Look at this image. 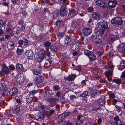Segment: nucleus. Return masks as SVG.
<instances>
[{
	"instance_id": "obj_42",
	"label": "nucleus",
	"mask_w": 125,
	"mask_h": 125,
	"mask_svg": "<svg viewBox=\"0 0 125 125\" xmlns=\"http://www.w3.org/2000/svg\"><path fill=\"white\" fill-rule=\"evenodd\" d=\"M24 23V21L21 20L18 22V24L19 25H20L21 26L22 25H23Z\"/></svg>"
},
{
	"instance_id": "obj_50",
	"label": "nucleus",
	"mask_w": 125,
	"mask_h": 125,
	"mask_svg": "<svg viewBox=\"0 0 125 125\" xmlns=\"http://www.w3.org/2000/svg\"><path fill=\"white\" fill-rule=\"evenodd\" d=\"M105 101H104L103 100L101 102H100L99 103V104L100 105H104L105 103Z\"/></svg>"
},
{
	"instance_id": "obj_59",
	"label": "nucleus",
	"mask_w": 125,
	"mask_h": 125,
	"mask_svg": "<svg viewBox=\"0 0 125 125\" xmlns=\"http://www.w3.org/2000/svg\"><path fill=\"white\" fill-rule=\"evenodd\" d=\"M123 50H121L122 52H125V44L124 45L123 47Z\"/></svg>"
},
{
	"instance_id": "obj_61",
	"label": "nucleus",
	"mask_w": 125,
	"mask_h": 125,
	"mask_svg": "<svg viewBox=\"0 0 125 125\" xmlns=\"http://www.w3.org/2000/svg\"><path fill=\"white\" fill-rule=\"evenodd\" d=\"M16 102L18 103H20L21 102V100L19 99H17L16 100Z\"/></svg>"
},
{
	"instance_id": "obj_52",
	"label": "nucleus",
	"mask_w": 125,
	"mask_h": 125,
	"mask_svg": "<svg viewBox=\"0 0 125 125\" xmlns=\"http://www.w3.org/2000/svg\"><path fill=\"white\" fill-rule=\"evenodd\" d=\"M96 53L100 56H101L103 54V52H101L100 51L97 52Z\"/></svg>"
},
{
	"instance_id": "obj_51",
	"label": "nucleus",
	"mask_w": 125,
	"mask_h": 125,
	"mask_svg": "<svg viewBox=\"0 0 125 125\" xmlns=\"http://www.w3.org/2000/svg\"><path fill=\"white\" fill-rule=\"evenodd\" d=\"M121 77V78H125V72L122 73Z\"/></svg>"
},
{
	"instance_id": "obj_43",
	"label": "nucleus",
	"mask_w": 125,
	"mask_h": 125,
	"mask_svg": "<svg viewBox=\"0 0 125 125\" xmlns=\"http://www.w3.org/2000/svg\"><path fill=\"white\" fill-rule=\"evenodd\" d=\"M100 109V108L99 107L96 108L94 107L92 109V111H96L99 110Z\"/></svg>"
},
{
	"instance_id": "obj_2",
	"label": "nucleus",
	"mask_w": 125,
	"mask_h": 125,
	"mask_svg": "<svg viewBox=\"0 0 125 125\" xmlns=\"http://www.w3.org/2000/svg\"><path fill=\"white\" fill-rule=\"evenodd\" d=\"M45 55V51L41 50L35 57V59L38 62H41L43 59Z\"/></svg>"
},
{
	"instance_id": "obj_31",
	"label": "nucleus",
	"mask_w": 125,
	"mask_h": 125,
	"mask_svg": "<svg viewBox=\"0 0 125 125\" xmlns=\"http://www.w3.org/2000/svg\"><path fill=\"white\" fill-rule=\"evenodd\" d=\"M125 68V62L124 61H122L119 65V70H121Z\"/></svg>"
},
{
	"instance_id": "obj_5",
	"label": "nucleus",
	"mask_w": 125,
	"mask_h": 125,
	"mask_svg": "<svg viewBox=\"0 0 125 125\" xmlns=\"http://www.w3.org/2000/svg\"><path fill=\"white\" fill-rule=\"evenodd\" d=\"M66 7L64 5H63L61 6L60 10V15L62 16H66L67 12L65 10Z\"/></svg>"
},
{
	"instance_id": "obj_47",
	"label": "nucleus",
	"mask_w": 125,
	"mask_h": 125,
	"mask_svg": "<svg viewBox=\"0 0 125 125\" xmlns=\"http://www.w3.org/2000/svg\"><path fill=\"white\" fill-rule=\"evenodd\" d=\"M102 121V119L101 118H99L97 120V122L98 124H100L101 123Z\"/></svg>"
},
{
	"instance_id": "obj_7",
	"label": "nucleus",
	"mask_w": 125,
	"mask_h": 125,
	"mask_svg": "<svg viewBox=\"0 0 125 125\" xmlns=\"http://www.w3.org/2000/svg\"><path fill=\"white\" fill-rule=\"evenodd\" d=\"M91 29L88 28H84L83 30V33L85 35L87 36L90 35L92 32Z\"/></svg>"
},
{
	"instance_id": "obj_38",
	"label": "nucleus",
	"mask_w": 125,
	"mask_h": 125,
	"mask_svg": "<svg viewBox=\"0 0 125 125\" xmlns=\"http://www.w3.org/2000/svg\"><path fill=\"white\" fill-rule=\"evenodd\" d=\"M22 67L23 66L21 64L18 63L16 65V67L18 69H21L22 68Z\"/></svg>"
},
{
	"instance_id": "obj_23",
	"label": "nucleus",
	"mask_w": 125,
	"mask_h": 125,
	"mask_svg": "<svg viewBox=\"0 0 125 125\" xmlns=\"http://www.w3.org/2000/svg\"><path fill=\"white\" fill-rule=\"evenodd\" d=\"M59 100L58 97L57 99L55 98L51 97L49 98L47 101L50 103H53L58 101Z\"/></svg>"
},
{
	"instance_id": "obj_53",
	"label": "nucleus",
	"mask_w": 125,
	"mask_h": 125,
	"mask_svg": "<svg viewBox=\"0 0 125 125\" xmlns=\"http://www.w3.org/2000/svg\"><path fill=\"white\" fill-rule=\"evenodd\" d=\"M23 16L25 17L27 14V13L26 11H23L22 12Z\"/></svg>"
},
{
	"instance_id": "obj_49",
	"label": "nucleus",
	"mask_w": 125,
	"mask_h": 125,
	"mask_svg": "<svg viewBox=\"0 0 125 125\" xmlns=\"http://www.w3.org/2000/svg\"><path fill=\"white\" fill-rule=\"evenodd\" d=\"M9 68L11 70H13L15 69V68L13 65H11L9 66Z\"/></svg>"
},
{
	"instance_id": "obj_37",
	"label": "nucleus",
	"mask_w": 125,
	"mask_h": 125,
	"mask_svg": "<svg viewBox=\"0 0 125 125\" xmlns=\"http://www.w3.org/2000/svg\"><path fill=\"white\" fill-rule=\"evenodd\" d=\"M114 119L115 121V122H117L120 121L121 122V121L120 120L118 116H116L114 118Z\"/></svg>"
},
{
	"instance_id": "obj_11",
	"label": "nucleus",
	"mask_w": 125,
	"mask_h": 125,
	"mask_svg": "<svg viewBox=\"0 0 125 125\" xmlns=\"http://www.w3.org/2000/svg\"><path fill=\"white\" fill-rule=\"evenodd\" d=\"M34 97V95L30 93L27 96L26 99L27 102L28 103L32 102L33 101Z\"/></svg>"
},
{
	"instance_id": "obj_13",
	"label": "nucleus",
	"mask_w": 125,
	"mask_h": 125,
	"mask_svg": "<svg viewBox=\"0 0 125 125\" xmlns=\"http://www.w3.org/2000/svg\"><path fill=\"white\" fill-rule=\"evenodd\" d=\"M1 72L4 73L6 74H8L9 73V69L5 65L3 64L2 66Z\"/></svg>"
},
{
	"instance_id": "obj_15",
	"label": "nucleus",
	"mask_w": 125,
	"mask_h": 125,
	"mask_svg": "<svg viewBox=\"0 0 125 125\" xmlns=\"http://www.w3.org/2000/svg\"><path fill=\"white\" fill-rule=\"evenodd\" d=\"M25 25H23L20 26H19L16 31V33L17 34H20L25 29Z\"/></svg>"
},
{
	"instance_id": "obj_8",
	"label": "nucleus",
	"mask_w": 125,
	"mask_h": 125,
	"mask_svg": "<svg viewBox=\"0 0 125 125\" xmlns=\"http://www.w3.org/2000/svg\"><path fill=\"white\" fill-rule=\"evenodd\" d=\"M112 72V71L110 70L105 72L106 77L109 81L111 80V76L113 75Z\"/></svg>"
},
{
	"instance_id": "obj_44",
	"label": "nucleus",
	"mask_w": 125,
	"mask_h": 125,
	"mask_svg": "<svg viewBox=\"0 0 125 125\" xmlns=\"http://www.w3.org/2000/svg\"><path fill=\"white\" fill-rule=\"evenodd\" d=\"M87 10L89 12H92L93 11L94 9L93 8L90 7L88 8Z\"/></svg>"
},
{
	"instance_id": "obj_19",
	"label": "nucleus",
	"mask_w": 125,
	"mask_h": 125,
	"mask_svg": "<svg viewBox=\"0 0 125 125\" xmlns=\"http://www.w3.org/2000/svg\"><path fill=\"white\" fill-rule=\"evenodd\" d=\"M43 80V77L42 76H39L36 78L35 80L36 83H39L42 82Z\"/></svg>"
},
{
	"instance_id": "obj_62",
	"label": "nucleus",
	"mask_w": 125,
	"mask_h": 125,
	"mask_svg": "<svg viewBox=\"0 0 125 125\" xmlns=\"http://www.w3.org/2000/svg\"><path fill=\"white\" fill-rule=\"evenodd\" d=\"M54 112V110H51L50 112V114L52 115V114Z\"/></svg>"
},
{
	"instance_id": "obj_25",
	"label": "nucleus",
	"mask_w": 125,
	"mask_h": 125,
	"mask_svg": "<svg viewBox=\"0 0 125 125\" xmlns=\"http://www.w3.org/2000/svg\"><path fill=\"white\" fill-rule=\"evenodd\" d=\"M7 88L6 85L3 83L0 84V91H6L7 90Z\"/></svg>"
},
{
	"instance_id": "obj_33",
	"label": "nucleus",
	"mask_w": 125,
	"mask_h": 125,
	"mask_svg": "<svg viewBox=\"0 0 125 125\" xmlns=\"http://www.w3.org/2000/svg\"><path fill=\"white\" fill-rule=\"evenodd\" d=\"M63 23V22L62 20H58L56 22V24L57 26H60L62 25Z\"/></svg>"
},
{
	"instance_id": "obj_48",
	"label": "nucleus",
	"mask_w": 125,
	"mask_h": 125,
	"mask_svg": "<svg viewBox=\"0 0 125 125\" xmlns=\"http://www.w3.org/2000/svg\"><path fill=\"white\" fill-rule=\"evenodd\" d=\"M121 124H118L116 122H113L112 123V125H118V124L120 125Z\"/></svg>"
},
{
	"instance_id": "obj_24",
	"label": "nucleus",
	"mask_w": 125,
	"mask_h": 125,
	"mask_svg": "<svg viewBox=\"0 0 125 125\" xmlns=\"http://www.w3.org/2000/svg\"><path fill=\"white\" fill-rule=\"evenodd\" d=\"M92 17L94 19H97L99 18L100 17V14L96 12H94L92 14Z\"/></svg>"
},
{
	"instance_id": "obj_4",
	"label": "nucleus",
	"mask_w": 125,
	"mask_h": 125,
	"mask_svg": "<svg viewBox=\"0 0 125 125\" xmlns=\"http://www.w3.org/2000/svg\"><path fill=\"white\" fill-rule=\"evenodd\" d=\"M15 79L17 83L19 84L22 83L24 81L23 74L22 73L19 74L15 77Z\"/></svg>"
},
{
	"instance_id": "obj_57",
	"label": "nucleus",
	"mask_w": 125,
	"mask_h": 125,
	"mask_svg": "<svg viewBox=\"0 0 125 125\" xmlns=\"http://www.w3.org/2000/svg\"><path fill=\"white\" fill-rule=\"evenodd\" d=\"M115 107L117 109H118L119 111H120L121 110V108L120 107L118 106V105H115Z\"/></svg>"
},
{
	"instance_id": "obj_1",
	"label": "nucleus",
	"mask_w": 125,
	"mask_h": 125,
	"mask_svg": "<svg viewBox=\"0 0 125 125\" xmlns=\"http://www.w3.org/2000/svg\"><path fill=\"white\" fill-rule=\"evenodd\" d=\"M108 27V24L105 21H103L98 23L96 25V27L98 30V35L100 36L103 35L104 32Z\"/></svg>"
},
{
	"instance_id": "obj_12",
	"label": "nucleus",
	"mask_w": 125,
	"mask_h": 125,
	"mask_svg": "<svg viewBox=\"0 0 125 125\" xmlns=\"http://www.w3.org/2000/svg\"><path fill=\"white\" fill-rule=\"evenodd\" d=\"M77 12L76 10L73 9L69 10V15L71 17H73L77 15Z\"/></svg>"
},
{
	"instance_id": "obj_26",
	"label": "nucleus",
	"mask_w": 125,
	"mask_h": 125,
	"mask_svg": "<svg viewBox=\"0 0 125 125\" xmlns=\"http://www.w3.org/2000/svg\"><path fill=\"white\" fill-rule=\"evenodd\" d=\"M99 93V91L97 90H94L91 93V95L92 97H94V96H98V94Z\"/></svg>"
},
{
	"instance_id": "obj_32",
	"label": "nucleus",
	"mask_w": 125,
	"mask_h": 125,
	"mask_svg": "<svg viewBox=\"0 0 125 125\" xmlns=\"http://www.w3.org/2000/svg\"><path fill=\"white\" fill-rule=\"evenodd\" d=\"M51 50L53 52H55L57 51V49L56 45L54 44L53 45H52L51 47Z\"/></svg>"
},
{
	"instance_id": "obj_22",
	"label": "nucleus",
	"mask_w": 125,
	"mask_h": 125,
	"mask_svg": "<svg viewBox=\"0 0 125 125\" xmlns=\"http://www.w3.org/2000/svg\"><path fill=\"white\" fill-rule=\"evenodd\" d=\"M117 39L116 36L114 35L112 36L109 38L108 40V42L110 43H112L114 41L116 40Z\"/></svg>"
},
{
	"instance_id": "obj_63",
	"label": "nucleus",
	"mask_w": 125,
	"mask_h": 125,
	"mask_svg": "<svg viewBox=\"0 0 125 125\" xmlns=\"http://www.w3.org/2000/svg\"><path fill=\"white\" fill-rule=\"evenodd\" d=\"M55 107H56V108L57 109H60V106L58 104L56 105Z\"/></svg>"
},
{
	"instance_id": "obj_20",
	"label": "nucleus",
	"mask_w": 125,
	"mask_h": 125,
	"mask_svg": "<svg viewBox=\"0 0 125 125\" xmlns=\"http://www.w3.org/2000/svg\"><path fill=\"white\" fill-rule=\"evenodd\" d=\"M28 41L26 39H24L23 40H20L18 41V43L20 45H21L22 44L24 46H26L28 45Z\"/></svg>"
},
{
	"instance_id": "obj_21",
	"label": "nucleus",
	"mask_w": 125,
	"mask_h": 125,
	"mask_svg": "<svg viewBox=\"0 0 125 125\" xmlns=\"http://www.w3.org/2000/svg\"><path fill=\"white\" fill-rule=\"evenodd\" d=\"M93 40L94 42L95 43H100L102 42L101 39L99 37L97 36L94 37Z\"/></svg>"
},
{
	"instance_id": "obj_35",
	"label": "nucleus",
	"mask_w": 125,
	"mask_h": 125,
	"mask_svg": "<svg viewBox=\"0 0 125 125\" xmlns=\"http://www.w3.org/2000/svg\"><path fill=\"white\" fill-rule=\"evenodd\" d=\"M51 43L48 41H46L44 43V46L45 47H49L51 45Z\"/></svg>"
},
{
	"instance_id": "obj_30",
	"label": "nucleus",
	"mask_w": 125,
	"mask_h": 125,
	"mask_svg": "<svg viewBox=\"0 0 125 125\" xmlns=\"http://www.w3.org/2000/svg\"><path fill=\"white\" fill-rule=\"evenodd\" d=\"M72 39V38L70 37H66L65 41V44L67 45L69 44L71 41Z\"/></svg>"
},
{
	"instance_id": "obj_9",
	"label": "nucleus",
	"mask_w": 125,
	"mask_h": 125,
	"mask_svg": "<svg viewBox=\"0 0 125 125\" xmlns=\"http://www.w3.org/2000/svg\"><path fill=\"white\" fill-rule=\"evenodd\" d=\"M96 4L102 8H104L106 6V4L103 1L100 0H98L96 1Z\"/></svg>"
},
{
	"instance_id": "obj_28",
	"label": "nucleus",
	"mask_w": 125,
	"mask_h": 125,
	"mask_svg": "<svg viewBox=\"0 0 125 125\" xmlns=\"http://www.w3.org/2000/svg\"><path fill=\"white\" fill-rule=\"evenodd\" d=\"M89 57L90 60L91 61L94 60L96 59V56L92 53H90Z\"/></svg>"
},
{
	"instance_id": "obj_36",
	"label": "nucleus",
	"mask_w": 125,
	"mask_h": 125,
	"mask_svg": "<svg viewBox=\"0 0 125 125\" xmlns=\"http://www.w3.org/2000/svg\"><path fill=\"white\" fill-rule=\"evenodd\" d=\"M113 81L117 84H120L121 83V80L120 79H114L113 80Z\"/></svg>"
},
{
	"instance_id": "obj_27",
	"label": "nucleus",
	"mask_w": 125,
	"mask_h": 125,
	"mask_svg": "<svg viewBox=\"0 0 125 125\" xmlns=\"http://www.w3.org/2000/svg\"><path fill=\"white\" fill-rule=\"evenodd\" d=\"M70 114V113L69 112H66L62 114L61 115V116L62 119H63L65 117L68 116Z\"/></svg>"
},
{
	"instance_id": "obj_64",
	"label": "nucleus",
	"mask_w": 125,
	"mask_h": 125,
	"mask_svg": "<svg viewBox=\"0 0 125 125\" xmlns=\"http://www.w3.org/2000/svg\"><path fill=\"white\" fill-rule=\"evenodd\" d=\"M78 54V53L76 52H75L73 53V56H75L77 55Z\"/></svg>"
},
{
	"instance_id": "obj_41",
	"label": "nucleus",
	"mask_w": 125,
	"mask_h": 125,
	"mask_svg": "<svg viewBox=\"0 0 125 125\" xmlns=\"http://www.w3.org/2000/svg\"><path fill=\"white\" fill-rule=\"evenodd\" d=\"M117 49L119 51L122 52L121 50H123V47L122 46H121L120 45H119L118 46Z\"/></svg>"
},
{
	"instance_id": "obj_6",
	"label": "nucleus",
	"mask_w": 125,
	"mask_h": 125,
	"mask_svg": "<svg viewBox=\"0 0 125 125\" xmlns=\"http://www.w3.org/2000/svg\"><path fill=\"white\" fill-rule=\"evenodd\" d=\"M25 54L29 59H32L33 53L32 51L31 50L27 51L25 52Z\"/></svg>"
},
{
	"instance_id": "obj_14",
	"label": "nucleus",
	"mask_w": 125,
	"mask_h": 125,
	"mask_svg": "<svg viewBox=\"0 0 125 125\" xmlns=\"http://www.w3.org/2000/svg\"><path fill=\"white\" fill-rule=\"evenodd\" d=\"M46 115V114L45 112H43L39 115L38 117V116H36L35 119L38 121H41L44 118V116Z\"/></svg>"
},
{
	"instance_id": "obj_45",
	"label": "nucleus",
	"mask_w": 125,
	"mask_h": 125,
	"mask_svg": "<svg viewBox=\"0 0 125 125\" xmlns=\"http://www.w3.org/2000/svg\"><path fill=\"white\" fill-rule=\"evenodd\" d=\"M59 2L63 4L65 3L68 0H58Z\"/></svg>"
},
{
	"instance_id": "obj_3",
	"label": "nucleus",
	"mask_w": 125,
	"mask_h": 125,
	"mask_svg": "<svg viewBox=\"0 0 125 125\" xmlns=\"http://www.w3.org/2000/svg\"><path fill=\"white\" fill-rule=\"evenodd\" d=\"M111 22L113 24H116L119 25H121L123 23V21L121 18L118 17L113 19Z\"/></svg>"
},
{
	"instance_id": "obj_18",
	"label": "nucleus",
	"mask_w": 125,
	"mask_h": 125,
	"mask_svg": "<svg viewBox=\"0 0 125 125\" xmlns=\"http://www.w3.org/2000/svg\"><path fill=\"white\" fill-rule=\"evenodd\" d=\"M14 46V43L11 41L7 43V48L9 50H11L13 48Z\"/></svg>"
},
{
	"instance_id": "obj_34",
	"label": "nucleus",
	"mask_w": 125,
	"mask_h": 125,
	"mask_svg": "<svg viewBox=\"0 0 125 125\" xmlns=\"http://www.w3.org/2000/svg\"><path fill=\"white\" fill-rule=\"evenodd\" d=\"M33 71L34 74L36 75H38L40 73H42V71H40L39 72H38V71H37L34 69H33Z\"/></svg>"
},
{
	"instance_id": "obj_60",
	"label": "nucleus",
	"mask_w": 125,
	"mask_h": 125,
	"mask_svg": "<svg viewBox=\"0 0 125 125\" xmlns=\"http://www.w3.org/2000/svg\"><path fill=\"white\" fill-rule=\"evenodd\" d=\"M20 110V109L19 108H17L15 109V111L17 113H19V110Z\"/></svg>"
},
{
	"instance_id": "obj_56",
	"label": "nucleus",
	"mask_w": 125,
	"mask_h": 125,
	"mask_svg": "<svg viewBox=\"0 0 125 125\" xmlns=\"http://www.w3.org/2000/svg\"><path fill=\"white\" fill-rule=\"evenodd\" d=\"M70 97L71 99L72 100L73 99L75 98H76V97L74 95H72L71 96H70Z\"/></svg>"
},
{
	"instance_id": "obj_29",
	"label": "nucleus",
	"mask_w": 125,
	"mask_h": 125,
	"mask_svg": "<svg viewBox=\"0 0 125 125\" xmlns=\"http://www.w3.org/2000/svg\"><path fill=\"white\" fill-rule=\"evenodd\" d=\"M17 52L19 54H22L23 52V48L21 46L18 47L17 50Z\"/></svg>"
},
{
	"instance_id": "obj_46",
	"label": "nucleus",
	"mask_w": 125,
	"mask_h": 125,
	"mask_svg": "<svg viewBox=\"0 0 125 125\" xmlns=\"http://www.w3.org/2000/svg\"><path fill=\"white\" fill-rule=\"evenodd\" d=\"M54 89L55 90H59V88L58 85L55 86L54 87Z\"/></svg>"
},
{
	"instance_id": "obj_16",
	"label": "nucleus",
	"mask_w": 125,
	"mask_h": 125,
	"mask_svg": "<svg viewBox=\"0 0 125 125\" xmlns=\"http://www.w3.org/2000/svg\"><path fill=\"white\" fill-rule=\"evenodd\" d=\"M117 4V2L115 0L110 1L108 3L109 7L111 8L115 7Z\"/></svg>"
},
{
	"instance_id": "obj_40",
	"label": "nucleus",
	"mask_w": 125,
	"mask_h": 125,
	"mask_svg": "<svg viewBox=\"0 0 125 125\" xmlns=\"http://www.w3.org/2000/svg\"><path fill=\"white\" fill-rule=\"evenodd\" d=\"M88 93L87 91H84L82 94H81V96L83 97H84L87 96L88 94Z\"/></svg>"
},
{
	"instance_id": "obj_58",
	"label": "nucleus",
	"mask_w": 125,
	"mask_h": 125,
	"mask_svg": "<svg viewBox=\"0 0 125 125\" xmlns=\"http://www.w3.org/2000/svg\"><path fill=\"white\" fill-rule=\"evenodd\" d=\"M61 94V93L60 92L58 91L56 94V96L58 97Z\"/></svg>"
},
{
	"instance_id": "obj_17",
	"label": "nucleus",
	"mask_w": 125,
	"mask_h": 125,
	"mask_svg": "<svg viewBox=\"0 0 125 125\" xmlns=\"http://www.w3.org/2000/svg\"><path fill=\"white\" fill-rule=\"evenodd\" d=\"M76 76L75 74H72L69 75L67 77H65L64 79L65 80H67L69 81H72L76 77Z\"/></svg>"
},
{
	"instance_id": "obj_10",
	"label": "nucleus",
	"mask_w": 125,
	"mask_h": 125,
	"mask_svg": "<svg viewBox=\"0 0 125 125\" xmlns=\"http://www.w3.org/2000/svg\"><path fill=\"white\" fill-rule=\"evenodd\" d=\"M18 91V89L16 87H13L9 91V94L11 96H14Z\"/></svg>"
},
{
	"instance_id": "obj_39",
	"label": "nucleus",
	"mask_w": 125,
	"mask_h": 125,
	"mask_svg": "<svg viewBox=\"0 0 125 125\" xmlns=\"http://www.w3.org/2000/svg\"><path fill=\"white\" fill-rule=\"evenodd\" d=\"M84 52L85 54L88 57L89 56L90 53H92L88 50H85L84 51Z\"/></svg>"
},
{
	"instance_id": "obj_55",
	"label": "nucleus",
	"mask_w": 125,
	"mask_h": 125,
	"mask_svg": "<svg viewBox=\"0 0 125 125\" xmlns=\"http://www.w3.org/2000/svg\"><path fill=\"white\" fill-rule=\"evenodd\" d=\"M64 33H59L58 36H59L62 37L63 36Z\"/></svg>"
},
{
	"instance_id": "obj_54",
	"label": "nucleus",
	"mask_w": 125,
	"mask_h": 125,
	"mask_svg": "<svg viewBox=\"0 0 125 125\" xmlns=\"http://www.w3.org/2000/svg\"><path fill=\"white\" fill-rule=\"evenodd\" d=\"M109 96L111 98H114L115 97V95L113 94H111L109 95Z\"/></svg>"
}]
</instances>
